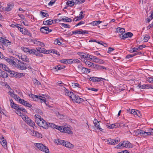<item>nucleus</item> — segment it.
I'll return each instance as SVG.
<instances>
[{
	"label": "nucleus",
	"instance_id": "f257e3e1",
	"mask_svg": "<svg viewBox=\"0 0 153 153\" xmlns=\"http://www.w3.org/2000/svg\"><path fill=\"white\" fill-rule=\"evenodd\" d=\"M16 60L18 62L16 61L17 63H16L15 67L17 69L22 70H25L27 68L29 69H31V67L28 64L22 62L18 59Z\"/></svg>",
	"mask_w": 153,
	"mask_h": 153
},
{
	"label": "nucleus",
	"instance_id": "f03ea898",
	"mask_svg": "<svg viewBox=\"0 0 153 153\" xmlns=\"http://www.w3.org/2000/svg\"><path fill=\"white\" fill-rule=\"evenodd\" d=\"M135 134L137 135H140L141 136L153 135V129H149L148 132L141 130H137L136 131Z\"/></svg>",
	"mask_w": 153,
	"mask_h": 153
},
{
	"label": "nucleus",
	"instance_id": "7ed1b4c3",
	"mask_svg": "<svg viewBox=\"0 0 153 153\" xmlns=\"http://www.w3.org/2000/svg\"><path fill=\"white\" fill-rule=\"evenodd\" d=\"M35 145L40 150L43 152L46 153H48L49 152L48 148L42 143H36Z\"/></svg>",
	"mask_w": 153,
	"mask_h": 153
},
{
	"label": "nucleus",
	"instance_id": "20e7f679",
	"mask_svg": "<svg viewBox=\"0 0 153 153\" xmlns=\"http://www.w3.org/2000/svg\"><path fill=\"white\" fill-rule=\"evenodd\" d=\"M10 74L13 75L16 78H20L25 76V74L22 73H18L14 71H10Z\"/></svg>",
	"mask_w": 153,
	"mask_h": 153
},
{
	"label": "nucleus",
	"instance_id": "39448f33",
	"mask_svg": "<svg viewBox=\"0 0 153 153\" xmlns=\"http://www.w3.org/2000/svg\"><path fill=\"white\" fill-rule=\"evenodd\" d=\"M120 141V140L118 138H117L115 139H112L110 138L107 140L108 143L110 145H115L117 144Z\"/></svg>",
	"mask_w": 153,
	"mask_h": 153
},
{
	"label": "nucleus",
	"instance_id": "423d86ee",
	"mask_svg": "<svg viewBox=\"0 0 153 153\" xmlns=\"http://www.w3.org/2000/svg\"><path fill=\"white\" fill-rule=\"evenodd\" d=\"M40 30L41 32L45 34H48L52 31V30L49 29L48 27H42L40 28Z\"/></svg>",
	"mask_w": 153,
	"mask_h": 153
},
{
	"label": "nucleus",
	"instance_id": "0eeeda50",
	"mask_svg": "<svg viewBox=\"0 0 153 153\" xmlns=\"http://www.w3.org/2000/svg\"><path fill=\"white\" fill-rule=\"evenodd\" d=\"M3 57L4 58H2V59H5L7 62L12 65V66H15L16 62L10 58L6 57L4 56Z\"/></svg>",
	"mask_w": 153,
	"mask_h": 153
},
{
	"label": "nucleus",
	"instance_id": "6e6552de",
	"mask_svg": "<svg viewBox=\"0 0 153 153\" xmlns=\"http://www.w3.org/2000/svg\"><path fill=\"white\" fill-rule=\"evenodd\" d=\"M89 79L90 81L94 82H98L101 81H103V80H105V79L104 78H98L94 76L90 77Z\"/></svg>",
	"mask_w": 153,
	"mask_h": 153
},
{
	"label": "nucleus",
	"instance_id": "1a4fd4ad",
	"mask_svg": "<svg viewBox=\"0 0 153 153\" xmlns=\"http://www.w3.org/2000/svg\"><path fill=\"white\" fill-rule=\"evenodd\" d=\"M72 100L74 102H76L78 103H82L84 100L80 98L77 95H75V97L72 99Z\"/></svg>",
	"mask_w": 153,
	"mask_h": 153
},
{
	"label": "nucleus",
	"instance_id": "9d476101",
	"mask_svg": "<svg viewBox=\"0 0 153 153\" xmlns=\"http://www.w3.org/2000/svg\"><path fill=\"white\" fill-rule=\"evenodd\" d=\"M0 142L4 148L5 149L7 148V141L5 139H4L3 136H2L0 137Z\"/></svg>",
	"mask_w": 153,
	"mask_h": 153
},
{
	"label": "nucleus",
	"instance_id": "9b49d317",
	"mask_svg": "<svg viewBox=\"0 0 153 153\" xmlns=\"http://www.w3.org/2000/svg\"><path fill=\"white\" fill-rule=\"evenodd\" d=\"M36 49L38 52V53H39V54L42 55V56H40V57L43 56V55L41 53L45 54V51H47V50L43 48L38 47L36 48Z\"/></svg>",
	"mask_w": 153,
	"mask_h": 153
},
{
	"label": "nucleus",
	"instance_id": "f8f14e48",
	"mask_svg": "<svg viewBox=\"0 0 153 153\" xmlns=\"http://www.w3.org/2000/svg\"><path fill=\"white\" fill-rule=\"evenodd\" d=\"M37 50L35 49H31L29 54L34 55L37 57L42 56V55H41L38 53Z\"/></svg>",
	"mask_w": 153,
	"mask_h": 153
},
{
	"label": "nucleus",
	"instance_id": "ddd939ff",
	"mask_svg": "<svg viewBox=\"0 0 153 153\" xmlns=\"http://www.w3.org/2000/svg\"><path fill=\"white\" fill-rule=\"evenodd\" d=\"M77 54L81 56V60L82 61L84 62L85 61L87 53L83 52H78Z\"/></svg>",
	"mask_w": 153,
	"mask_h": 153
},
{
	"label": "nucleus",
	"instance_id": "4468645a",
	"mask_svg": "<svg viewBox=\"0 0 153 153\" xmlns=\"http://www.w3.org/2000/svg\"><path fill=\"white\" fill-rule=\"evenodd\" d=\"M8 77V74L5 72L0 69V78L4 79Z\"/></svg>",
	"mask_w": 153,
	"mask_h": 153
},
{
	"label": "nucleus",
	"instance_id": "2eb2a0df",
	"mask_svg": "<svg viewBox=\"0 0 153 153\" xmlns=\"http://www.w3.org/2000/svg\"><path fill=\"white\" fill-rule=\"evenodd\" d=\"M100 122L98 121L97 119H95L93 121L94 126L96 127L97 129H99L100 131H102L103 130L100 127V124L99 123Z\"/></svg>",
	"mask_w": 153,
	"mask_h": 153
},
{
	"label": "nucleus",
	"instance_id": "dca6fc26",
	"mask_svg": "<svg viewBox=\"0 0 153 153\" xmlns=\"http://www.w3.org/2000/svg\"><path fill=\"white\" fill-rule=\"evenodd\" d=\"M39 126L45 129H47L48 128V124L45 120H43V122L41 124H39Z\"/></svg>",
	"mask_w": 153,
	"mask_h": 153
},
{
	"label": "nucleus",
	"instance_id": "f3484780",
	"mask_svg": "<svg viewBox=\"0 0 153 153\" xmlns=\"http://www.w3.org/2000/svg\"><path fill=\"white\" fill-rule=\"evenodd\" d=\"M90 69L83 67L80 72L82 74H87L90 73Z\"/></svg>",
	"mask_w": 153,
	"mask_h": 153
},
{
	"label": "nucleus",
	"instance_id": "a211bd4d",
	"mask_svg": "<svg viewBox=\"0 0 153 153\" xmlns=\"http://www.w3.org/2000/svg\"><path fill=\"white\" fill-rule=\"evenodd\" d=\"M19 59H22V61L26 62H29V59L27 56L25 55H22L19 57Z\"/></svg>",
	"mask_w": 153,
	"mask_h": 153
},
{
	"label": "nucleus",
	"instance_id": "6ab92c4d",
	"mask_svg": "<svg viewBox=\"0 0 153 153\" xmlns=\"http://www.w3.org/2000/svg\"><path fill=\"white\" fill-rule=\"evenodd\" d=\"M10 104L11 107L13 108L16 109L17 106L18 105L14 103L12 99H10Z\"/></svg>",
	"mask_w": 153,
	"mask_h": 153
},
{
	"label": "nucleus",
	"instance_id": "aec40b11",
	"mask_svg": "<svg viewBox=\"0 0 153 153\" xmlns=\"http://www.w3.org/2000/svg\"><path fill=\"white\" fill-rule=\"evenodd\" d=\"M85 65L88 66V67H93L95 66V64L88 60H86L84 62Z\"/></svg>",
	"mask_w": 153,
	"mask_h": 153
},
{
	"label": "nucleus",
	"instance_id": "412c9836",
	"mask_svg": "<svg viewBox=\"0 0 153 153\" xmlns=\"http://www.w3.org/2000/svg\"><path fill=\"white\" fill-rule=\"evenodd\" d=\"M22 33L25 35H27L30 37H31L32 36V34L30 33V31H29L26 29H24Z\"/></svg>",
	"mask_w": 153,
	"mask_h": 153
},
{
	"label": "nucleus",
	"instance_id": "4be33fe9",
	"mask_svg": "<svg viewBox=\"0 0 153 153\" xmlns=\"http://www.w3.org/2000/svg\"><path fill=\"white\" fill-rule=\"evenodd\" d=\"M21 49L24 52L27 53H29L30 50H31V49H30L29 48H26L24 47H21Z\"/></svg>",
	"mask_w": 153,
	"mask_h": 153
},
{
	"label": "nucleus",
	"instance_id": "5701e85b",
	"mask_svg": "<svg viewBox=\"0 0 153 153\" xmlns=\"http://www.w3.org/2000/svg\"><path fill=\"white\" fill-rule=\"evenodd\" d=\"M123 143V147H125L126 148H130L131 147V144L129 142L126 141H124Z\"/></svg>",
	"mask_w": 153,
	"mask_h": 153
},
{
	"label": "nucleus",
	"instance_id": "b1692460",
	"mask_svg": "<svg viewBox=\"0 0 153 153\" xmlns=\"http://www.w3.org/2000/svg\"><path fill=\"white\" fill-rule=\"evenodd\" d=\"M64 129V132L68 133L69 134H73V132L69 128L65 127Z\"/></svg>",
	"mask_w": 153,
	"mask_h": 153
},
{
	"label": "nucleus",
	"instance_id": "393cba45",
	"mask_svg": "<svg viewBox=\"0 0 153 153\" xmlns=\"http://www.w3.org/2000/svg\"><path fill=\"white\" fill-rule=\"evenodd\" d=\"M53 23L52 20L50 19L47 21H44L43 22V24L45 25H51Z\"/></svg>",
	"mask_w": 153,
	"mask_h": 153
},
{
	"label": "nucleus",
	"instance_id": "a878e982",
	"mask_svg": "<svg viewBox=\"0 0 153 153\" xmlns=\"http://www.w3.org/2000/svg\"><path fill=\"white\" fill-rule=\"evenodd\" d=\"M67 91H68L67 95L70 97L71 99L72 100L75 97V94L72 92H69L68 90H67Z\"/></svg>",
	"mask_w": 153,
	"mask_h": 153
},
{
	"label": "nucleus",
	"instance_id": "bb28decb",
	"mask_svg": "<svg viewBox=\"0 0 153 153\" xmlns=\"http://www.w3.org/2000/svg\"><path fill=\"white\" fill-rule=\"evenodd\" d=\"M29 96L30 97L32 98L35 101H36V99H38L39 97H42L41 96H38L33 94H29Z\"/></svg>",
	"mask_w": 153,
	"mask_h": 153
},
{
	"label": "nucleus",
	"instance_id": "cd10ccee",
	"mask_svg": "<svg viewBox=\"0 0 153 153\" xmlns=\"http://www.w3.org/2000/svg\"><path fill=\"white\" fill-rule=\"evenodd\" d=\"M27 124L29 125L30 126L33 127V128H34L35 126V123L31 119H30L29 122L27 123Z\"/></svg>",
	"mask_w": 153,
	"mask_h": 153
},
{
	"label": "nucleus",
	"instance_id": "c85d7f7f",
	"mask_svg": "<svg viewBox=\"0 0 153 153\" xmlns=\"http://www.w3.org/2000/svg\"><path fill=\"white\" fill-rule=\"evenodd\" d=\"M61 19L63 22H71L72 21L71 19L66 16H64V17L62 18Z\"/></svg>",
	"mask_w": 153,
	"mask_h": 153
},
{
	"label": "nucleus",
	"instance_id": "c756f323",
	"mask_svg": "<svg viewBox=\"0 0 153 153\" xmlns=\"http://www.w3.org/2000/svg\"><path fill=\"white\" fill-rule=\"evenodd\" d=\"M95 66H94V68H95L97 70H103V69H106V68L105 67L99 65H96V64H95Z\"/></svg>",
	"mask_w": 153,
	"mask_h": 153
},
{
	"label": "nucleus",
	"instance_id": "7c9ffc66",
	"mask_svg": "<svg viewBox=\"0 0 153 153\" xmlns=\"http://www.w3.org/2000/svg\"><path fill=\"white\" fill-rule=\"evenodd\" d=\"M74 2H75L74 0H73L71 1H68L67 2L66 4L68 5L71 7L73 6L74 5V4H75Z\"/></svg>",
	"mask_w": 153,
	"mask_h": 153
},
{
	"label": "nucleus",
	"instance_id": "2f4dec72",
	"mask_svg": "<svg viewBox=\"0 0 153 153\" xmlns=\"http://www.w3.org/2000/svg\"><path fill=\"white\" fill-rule=\"evenodd\" d=\"M33 136L38 138H42V135L37 131H34L33 132Z\"/></svg>",
	"mask_w": 153,
	"mask_h": 153
},
{
	"label": "nucleus",
	"instance_id": "473e14b6",
	"mask_svg": "<svg viewBox=\"0 0 153 153\" xmlns=\"http://www.w3.org/2000/svg\"><path fill=\"white\" fill-rule=\"evenodd\" d=\"M116 31L117 32L120 33H121V34H122L125 32V30L124 28L119 27L116 29Z\"/></svg>",
	"mask_w": 153,
	"mask_h": 153
},
{
	"label": "nucleus",
	"instance_id": "72a5a7b5",
	"mask_svg": "<svg viewBox=\"0 0 153 153\" xmlns=\"http://www.w3.org/2000/svg\"><path fill=\"white\" fill-rule=\"evenodd\" d=\"M83 13V12L82 11L80 12L79 14V16L77 18V19L75 20V21H77L80 20L83 18L84 17V15H82Z\"/></svg>",
	"mask_w": 153,
	"mask_h": 153
},
{
	"label": "nucleus",
	"instance_id": "f704fd0d",
	"mask_svg": "<svg viewBox=\"0 0 153 153\" xmlns=\"http://www.w3.org/2000/svg\"><path fill=\"white\" fill-rule=\"evenodd\" d=\"M17 108H16V109H19L20 111H22L23 112H24L25 113H27V111H26V109L22 107H20L18 105L17 106Z\"/></svg>",
	"mask_w": 153,
	"mask_h": 153
},
{
	"label": "nucleus",
	"instance_id": "c9c22d12",
	"mask_svg": "<svg viewBox=\"0 0 153 153\" xmlns=\"http://www.w3.org/2000/svg\"><path fill=\"white\" fill-rule=\"evenodd\" d=\"M2 68L4 70L7 71L8 73H10V69L6 65L4 64L3 65V67Z\"/></svg>",
	"mask_w": 153,
	"mask_h": 153
},
{
	"label": "nucleus",
	"instance_id": "e433bc0d",
	"mask_svg": "<svg viewBox=\"0 0 153 153\" xmlns=\"http://www.w3.org/2000/svg\"><path fill=\"white\" fill-rule=\"evenodd\" d=\"M119 36L120 37V38L123 39H125L126 38H127L126 33H125V32L121 35L119 34Z\"/></svg>",
	"mask_w": 153,
	"mask_h": 153
},
{
	"label": "nucleus",
	"instance_id": "4c0bfd02",
	"mask_svg": "<svg viewBox=\"0 0 153 153\" xmlns=\"http://www.w3.org/2000/svg\"><path fill=\"white\" fill-rule=\"evenodd\" d=\"M58 126H56L55 124L53 123H49L48 124V127H50L53 129H56L57 128Z\"/></svg>",
	"mask_w": 153,
	"mask_h": 153
},
{
	"label": "nucleus",
	"instance_id": "58836bf2",
	"mask_svg": "<svg viewBox=\"0 0 153 153\" xmlns=\"http://www.w3.org/2000/svg\"><path fill=\"white\" fill-rule=\"evenodd\" d=\"M65 146L66 147L68 148H72L73 147V145L68 142H66V144L65 145Z\"/></svg>",
	"mask_w": 153,
	"mask_h": 153
},
{
	"label": "nucleus",
	"instance_id": "ea45409f",
	"mask_svg": "<svg viewBox=\"0 0 153 153\" xmlns=\"http://www.w3.org/2000/svg\"><path fill=\"white\" fill-rule=\"evenodd\" d=\"M66 142H65V140H59L58 141V142H56V143L57 144H61L63 146H65V144H66Z\"/></svg>",
	"mask_w": 153,
	"mask_h": 153
},
{
	"label": "nucleus",
	"instance_id": "a19ab883",
	"mask_svg": "<svg viewBox=\"0 0 153 153\" xmlns=\"http://www.w3.org/2000/svg\"><path fill=\"white\" fill-rule=\"evenodd\" d=\"M23 105L30 108H31L32 106L31 104L28 103L27 101H25L24 102H23Z\"/></svg>",
	"mask_w": 153,
	"mask_h": 153
},
{
	"label": "nucleus",
	"instance_id": "79ce46f5",
	"mask_svg": "<svg viewBox=\"0 0 153 153\" xmlns=\"http://www.w3.org/2000/svg\"><path fill=\"white\" fill-rule=\"evenodd\" d=\"M74 1L75 4H80L84 3L85 1V0H74Z\"/></svg>",
	"mask_w": 153,
	"mask_h": 153
},
{
	"label": "nucleus",
	"instance_id": "37998d69",
	"mask_svg": "<svg viewBox=\"0 0 153 153\" xmlns=\"http://www.w3.org/2000/svg\"><path fill=\"white\" fill-rule=\"evenodd\" d=\"M44 120L42 118L38 120H36L35 122L39 126V124H41V123L43 122V120Z\"/></svg>",
	"mask_w": 153,
	"mask_h": 153
},
{
	"label": "nucleus",
	"instance_id": "c03bdc74",
	"mask_svg": "<svg viewBox=\"0 0 153 153\" xmlns=\"http://www.w3.org/2000/svg\"><path fill=\"white\" fill-rule=\"evenodd\" d=\"M144 39L145 42H148L149 39L150 38V37L149 35H145L144 36Z\"/></svg>",
	"mask_w": 153,
	"mask_h": 153
},
{
	"label": "nucleus",
	"instance_id": "a18cd8bd",
	"mask_svg": "<svg viewBox=\"0 0 153 153\" xmlns=\"http://www.w3.org/2000/svg\"><path fill=\"white\" fill-rule=\"evenodd\" d=\"M64 127L63 126H58L57 128H56V129L59 130L61 132H64Z\"/></svg>",
	"mask_w": 153,
	"mask_h": 153
},
{
	"label": "nucleus",
	"instance_id": "49530a36",
	"mask_svg": "<svg viewBox=\"0 0 153 153\" xmlns=\"http://www.w3.org/2000/svg\"><path fill=\"white\" fill-rule=\"evenodd\" d=\"M153 18V13L151 14L146 19V22H149Z\"/></svg>",
	"mask_w": 153,
	"mask_h": 153
},
{
	"label": "nucleus",
	"instance_id": "de8ad7c7",
	"mask_svg": "<svg viewBox=\"0 0 153 153\" xmlns=\"http://www.w3.org/2000/svg\"><path fill=\"white\" fill-rule=\"evenodd\" d=\"M149 85L143 84L142 85L141 88L142 89H147L149 88Z\"/></svg>",
	"mask_w": 153,
	"mask_h": 153
},
{
	"label": "nucleus",
	"instance_id": "09e8293b",
	"mask_svg": "<svg viewBox=\"0 0 153 153\" xmlns=\"http://www.w3.org/2000/svg\"><path fill=\"white\" fill-rule=\"evenodd\" d=\"M92 61L96 62H98L100 61V59L98 58L97 57L94 56Z\"/></svg>",
	"mask_w": 153,
	"mask_h": 153
},
{
	"label": "nucleus",
	"instance_id": "8fccbe9b",
	"mask_svg": "<svg viewBox=\"0 0 153 153\" xmlns=\"http://www.w3.org/2000/svg\"><path fill=\"white\" fill-rule=\"evenodd\" d=\"M73 88L78 87L79 88H81V86L80 85L77 83H73L72 85Z\"/></svg>",
	"mask_w": 153,
	"mask_h": 153
},
{
	"label": "nucleus",
	"instance_id": "3c124183",
	"mask_svg": "<svg viewBox=\"0 0 153 153\" xmlns=\"http://www.w3.org/2000/svg\"><path fill=\"white\" fill-rule=\"evenodd\" d=\"M72 60V63H74L78 64L80 63V61L79 60L76 59H73Z\"/></svg>",
	"mask_w": 153,
	"mask_h": 153
},
{
	"label": "nucleus",
	"instance_id": "603ef678",
	"mask_svg": "<svg viewBox=\"0 0 153 153\" xmlns=\"http://www.w3.org/2000/svg\"><path fill=\"white\" fill-rule=\"evenodd\" d=\"M62 26L65 28H69L70 27V26L68 24H65L64 23L61 24Z\"/></svg>",
	"mask_w": 153,
	"mask_h": 153
},
{
	"label": "nucleus",
	"instance_id": "864d4df0",
	"mask_svg": "<svg viewBox=\"0 0 153 153\" xmlns=\"http://www.w3.org/2000/svg\"><path fill=\"white\" fill-rule=\"evenodd\" d=\"M97 43L99 44H100L102 45H103L105 47H106L107 46V45L106 43H104L102 41H98Z\"/></svg>",
	"mask_w": 153,
	"mask_h": 153
},
{
	"label": "nucleus",
	"instance_id": "5fc2aeb1",
	"mask_svg": "<svg viewBox=\"0 0 153 153\" xmlns=\"http://www.w3.org/2000/svg\"><path fill=\"white\" fill-rule=\"evenodd\" d=\"M72 34H81V29L79 30H76L72 32Z\"/></svg>",
	"mask_w": 153,
	"mask_h": 153
},
{
	"label": "nucleus",
	"instance_id": "6e6d98bb",
	"mask_svg": "<svg viewBox=\"0 0 153 153\" xmlns=\"http://www.w3.org/2000/svg\"><path fill=\"white\" fill-rule=\"evenodd\" d=\"M40 14H41V15H42V17H47V16H49L48 13H44V12H42V11L40 13Z\"/></svg>",
	"mask_w": 153,
	"mask_h": 153
},
{
	"label": "nucleus",
	"instance_id": "4d7b16f0",
	"mask_svg": "<svg viewBox=\"0 0 153 153\" xmlns=\"http://www.w3.org/2000/svg\"><path fill=\"white\" fill-rule=\"evenodd\" d=\"M33 82L35 84H36L37 85H41V83L36 79H34Z\"/></svg>",
	"mask_w": 153,
	"mask_h": 153
},
{
	"label": "nucleus",
	"instance_id": "13d9d810",
	"mask_svg": "<svg viewBox=\"0 0 153 153\" xmlns=\"http://www.w3.org/2000/svg\"><path fill=\"white\" fill-rule=\"evenodd\" d=\"M54 44L55 45L58 44V45H60L61 44V43L59 41L58 39H56L54 41Z\"/></svg>",
	"mask_w": 153,
	"mask_h": 153
},
{
	"label": "nucleus",
	"instance_id": "bf43d9fd",
	"mask_svg": "<svg viewBox=\"0 0 153 153\" xmlns=\"http://www.w3.org/2000/svg\"><path fill=\"white\" fill-rule=\"evenodd\" d=\"M38 99H39L41 100V103H45L47 105H48V104L46 103V101L45 99L42 98L41 97H39Z\"/></svg>",
	"mask_w": 153,
	"mask_h": 153
},
{
	"label": "nucleus",
	"instance_id": "052dcab7",
	"mask_svg": "<svg viewBox=\"0 0 153 153\" xmlns=\"http://www.w3.org/2000/svg\"><path fill=\"white\" fill-rule=\"evenodd\" d=\"M135 56V54H134V53L131 54H128L126 56V58L127 59H129Z\"/></svg>",
	"mask_w": 153,
	"mask_h": 153
},
{
	"label": "nucleus",
	"instance_id": "680f3d73",
	"mask_svg": "<svg viewBox=\"0 0 153 153\" xmlns=\"http://www.w3.org/2000/svg\"><path fill=\"white\" fill-rule=\"evenodd\" d=\"M123 147V143H120L118 145L116 146V148L118 149H120Z\"/></svg>",
	"mask_w": 153,
	"mask_h": 153
},
{
	"label": "nucleus",
	"instance_id": "e2e57ef3",
	"mask_svg": "<svg viewBox=\"0 0 153 153\" xmlns=\"http://www.w3.org/2000/svg\"><path fill=\"white\" fill-rule=\"evenodd\" d=\"M88 33V31L87 30H83L82 29H81V34H85Z\"/></svg>",
	"mask_w": 153,
	"mask_h": 153
},
{
	"label": "nucleus",
	"instance_id": "0e129e2a",
	"mask_svg": "<svg viewBox=\"0 0 153 153\" xmlns=\"http://www.w3.org/2000/svg\"><path fill=\"white\" fill-rule=\"evenodd\" d=\"M147 81L149 82L153 83V78L152 77H149L147 79Z\"/></svg>",
	"mask_w": 153,
	"mask_h": 153
},
{
	"label": "nucleus",
	"instance_id": "69168bd1",
	"mask_svg": "<svg viewBox=\"0 0 153 153\" xmlns=\"http://www.w3.org/2000/svg\"><path fill=\"white\" fill-rule=\"evenodd\" d=\"M52 51L51 53L56 54L57 55H60V54L59 52H58L55 49H52Z\"/></svg>",
	"mask_w": 153,
	"mask_h": 153
},
{
	"label": "nucleus",
	"instance_id": "338daca9",
	"mask_svg": "<svg viewBox=\"0 0 153 153\" xmlns=\"http://www.w3.org/2000/svg\"><path fill=\"white\" fill-rule=\"evenodd\" d=\"M114 49L112 48L111 47H109L108 48V51H107V53H110L111 52L113 51H114Z\"/></svg>",
	"mask_w": 153,
	"mask_h": 153
},
{
	"label": "nucleus",
	"instance_id": "774afa93",
	"mask_svg": "<svg viewBox=\"0 0 153 153\" xmlns=\"http://www.w3.org/2000/svg\"><path fill=\"white\" fill-rule=\"evenodd\" d=\"M61 20L59 19H55L54 20H52L53 24H55L59 22Z\"/></svg>",
	"mask_w": 153,
	"mask_h": 153
}]
</instances>
